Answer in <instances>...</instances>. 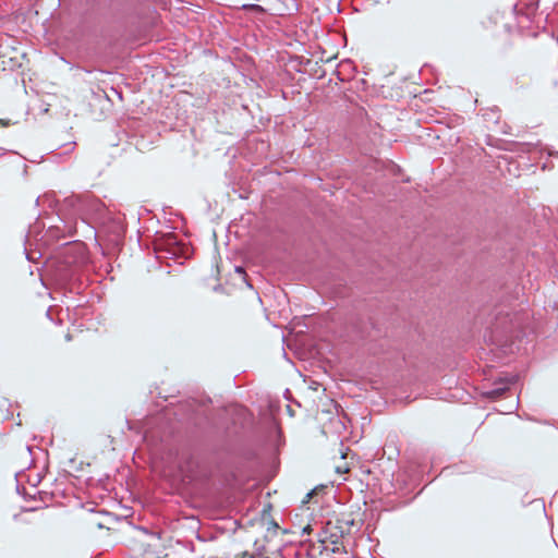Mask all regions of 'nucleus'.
I'll return each mask as SVG.
<instances>
[{"label":"nucleus","mask_w":558,"mask_h":558,"mask_svg":"<svg viewBox=\"0 0 558 558\" xmlns=\"http://www.w3.org/2000/svg\"><path fill=\"white\" fill-rule=\"evenodd\" d=\"M311 531H312L311 525H307V526L303 527L302 534H310Z\"/></svg>","instance_id":"nucleus-14"},{"label":"nucleus","mask_w":558,"mask_h":558,"mask_svg":"<svg viewBox=\"0 0 558 558\" xmlns=\"http://www.w3.org/2000/svg\"><path fill=\"white\" fill-rule=\"evenodd\" d=\"M128 27L123 12H110L102 15L97 31L99 41L108 47L118 46L124 38Z\"/></svg>","instance_id":"nucleus-3"},{"label":"nucleus","mask_w":558,"mask_h":558,"mask_svg":"<svg viewBox=\"0 0 558 558\" xmlns=\"http://www.w3.org/2000/svg\"><path fill=\"white\" fill-rule=\"evenodd\" d=\"M104 231L107 233L108 241L118 246L123 242L125 235V226L120 217H110L104 223Z\"/></svg>","instance_id":"nucleus-6"},{"label":"nucleus","mask_w":558,"mask_h":558,"mask_svg":"<svg viewBox=\"0 0 558 558\" xmlns=\"http://www.w3.org/2000/svg\"><path fill=\"white\" fill-rule=\"evenodd\" d=\"M252 558H254V557L252 556Z\"/></svg>","instance_id":"nucleus-21"},{"label":"nucleus","mask_w":558,"mask_h":558,"mask_svg":"<svg viewBox=\"0 0 558 558\" xmlns=\"http://www.w3.org/2000/svg\"><path fill=\"white\" fill-rule=\"evenodd\" d=\"M97 526H98L99 529H102V527H104V525H102L101 523L97 524Z\"/></svg>","instance_id":"nucleus-20"},{"label":"nucleus","mask_w":558,"mask_h":558,"mask_svg":"<svg viewBox=\"0 0 558 558\" xmlns=\"http://www.w3.org/2000/svg\"><path fill=\"white\" fill-rule=\"evenodd\" d=\"M313 495V492L307 493L306 498H310Z\"/></svg>","instance_id":"nucleus-17"},{"label":"nucleus","mask_w":558,"mask_h":558,"mask_svg":"<svg viewBox=\"0 0 558 558\" xmlns=\"http://www.w3.org/2000/svg\"><path fill=\"white\" fill-rule=\"evenodd\" d=\"M39 231H40V223L37 219L34 225L29 226L28 233L25 235L24 253H25L26 259L31 263H35L37 260V258L43 256V254L40 252L32 251L28 248V245H31V238L37 236Z\"/></svg>","instance_id":"nucleus-8"},{"label":"nucleus","mask_w":558,"mask_h":558,"mask_svg":"<svg viewBox=\"0 0 558 558\" xmlns=\"http://www.w3.org/2000/svg\"><path fill=\"white\" fill-rule=\"evenodd\" d=\"M420 493H417L415 496H413L411 499L409 500H405V501H401V502H398L397 505H392L390 507H387L386 510L387 511H393V510H398V509H401L403 507H407L408 505H410L412 502V500L418 495Z\"/></svg>","instance_id":"nucleus-11"},{"label":"nucleus","mask_w":558,"mask_h":558,"mask_svg":"<svg viewBox=\"0 0 558 558\" xmlns=\"http://www.w3.org/2000/svg\"><path fill=\"white\" fill-rule=\"evenodd\" d=\"M85 207L84 201L80 196H70L63 201V204L57 213V220L62 225H50L45 234L40 238L43 244H49L50 241L61 238L72 236L77 226V218H81L83 225L86 223L83 218Z\"/></svg>","instance_id":"nucleus-2"},{"label":"nucleus","mask_w":558,"mask_h":558,"mask_svg":"<svg viewBox=\"0 0 558 558\" xmlns=\"http://www.w3.org/2000/svg\"><path fill=\"white\" fill-rule=\"evenodd\" d=\"M150 534L154 535V536L159 537V535L157 533H155V532H151Z\"/></svg>","instance_id":"nucleus-19"},{"label":"nucleus","mask_w":558,"mask_h":558,"mask_svg":"<svg viewBox=\"0 0 558 558\" xmlns=\"http://www.w3.org/2000/svg\"><path fill=\"white\" fill-rule=\"evenodd\" d=\"M519 407V398H517V401H515V407L514 409H517Z\"/></svg>","instance_id":"nucleus-16"},{"label":"nucleus","mask_w":558,"mask_h":558,"mask_svg":"<svg viewBox=\"0 0 558 558\" xmlns=\"http://www.w3.org/2000/svg\"><path fill=\"white\" fill-rule=\"evenodd\" d=\"M39 199H40V197H37V198H36V202H35V203H36V205H38V204H39Z\"/></svg>","instance_id":"nucleus-18"},{"label":"nucleus","mask_w":558,"mask_h":558,"mask_svg":"<svg viewBox=\"0 0 558 558\" xmlns=\"http://www.w3.org/2000/svg\"><path fill=\"white\" fill-rule=\"evenodd\" d=\"M72 149H73V146H71L70 148H68V149L64 151V154H69V151H70V150H72Z\"/></svg>","instance_id":"nucleus-15"},{"label":"nucleus","mask_w":558,"mask_h":558,"mask_svg":"<svg viewBox=\"0 0 558 558\" xmlns=\"http://www.w3.org/2000/svg\"><path fill=\"white\" fill-rule=\"evenodd\" d=\"M87 266L85 244L78 240L63 243L47 262V272L66 293L80 294L83 290V272Z\"/></svg>","instance_id":"nucleus-1"},{"label":"nucleus","mask_w":558,"mask_h":558,"mask_svg":"<svg viewBox=\"0 0 558 558\" xmlns=\"http://www.w3.org/2000/svg\"><path fill=\"white\" fill-rule=\"evenodd\" d=\"M518 381V375L498 376L493 380L492 388L483 392V396L490 400L501 398L510 387Z\"/></svg>","instance_id":"nucleus-5"},{"label":"nucleus","mask_w":558,"mask_h":558,"mask_svg":"<svg viewBox=\"0 0 558 558\" xmlns=\"http://www.w3.org/2000/svg\"><path fill=\"white\" fill-rule=\"evenodd\" d=\"M235 271L238 274H241V275L245 276V270H244V268L242 266H235ZM243 279L246 282L247 287L252 288V286L247 282L246 277H244Z\"/></svg>","instance_id":"nucleus-13"},{"label":"nucleus","mask_w":558,"mask_h":558,"mask_svg":"<svg viewBox=\"0 0 558 558\" xmlns=\"http://www.w3.org/2000/svg\"><path fill=\"white\" fill-rule=\"evenodd\" d=\"M179 468L182 473H189L193 471V461L192 457H190L184 463L182 461L179 462Z\"/></svg>","instance_id":"nucleus-10"},{"label":"nucleus","mask_w":558,"mask_h":558,"mask_svg":"<svg viewBox=\"0 0 558 558\" xmlns=\"http://www.w3.org/2000/svg\"><path fill=\"white\" fill-rule=\"evenodd\" d=\"M162 246L167 258H189L192 254L191 247L184 242L179 241L174 235L168 236Z\"/></svg>","instance_id":"nucleus-7"},{"label":"nucleus","mask_w":558,"mask_h":558,"mask_svg":"<svg viewBox=\"0 0 558 558\" xmlns=\"http://www.w3.org/2000/svg\"><path fill=\"white\" fill-rule=\"evenodd\" d=\"M205 420L207 422L205 429L207 438L220 446L227 444L229 439V427L227 423L208 416H206Z\"/></svg>","instance_id":"nucleus-4"},{"label":"nucleus","mask_w":558,"mask_h":558,"mask_svg":"<svg viewBox=\"0 0 558 558\" xmlns=\"http://www.w3.org/2000/svg\"><path fill=\"white\" fill-rule=\"evenodd\" d=\"M241 9L244 11H250L258 14L265 13L266 11L262 5L255 3H245L241 7Z\"/></svg>","instance_id":"nucleus-9"},{"label":"nucleus","mask_w":558,"mask_h":558,"mask_svg":"<svg viewBox=\"0 0 558 558\" xmlns=\"http://www.w3.org/2000/svg\"><path fill=\"white\" fill-rule=\"evenodd\" d=\"M498 109H493L490 110V112H487V113H484V118L487 120V121H494L495 123H498L499 121V114H498Z\"/></svg>","instance_id":"nucleus-12"}]
</instances>
